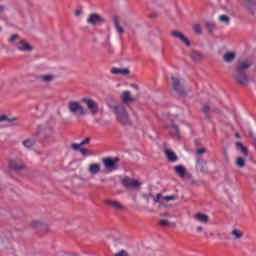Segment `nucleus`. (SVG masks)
Returning <instances> with one entry per match:
<instances>
[{"label":"nucleus","mask_w":256,"mask_h":256,"mask_svg":"<svg viewBox=\"0 0 256 256\" xmlns=\"http://www.w3.org/2000/svg\"><path fill=\"white\" fill-rule=\"evenodd\" d=\"M212 111H217L216 109H212Z\"/></svg>","instance_id":"obj_51"},{"label":"nucleus","mask_w":256,"mask_h":256,"mask_svg":"<svg viewBox=\"0 0 256 256\" xmlns=\"http://www.w3.org/2000/svg\"><path fill=\"white\" fill-rule=\"evenodd\" d=\"M122 185L126 187V189H135V187H141V182L139 180L131 179L129 177H125L122 180Z\"/></svg>","instance_id":"obj_8"},{"label":"nucleus","mask_w":256,"mask_h":256,"mask_svg":"<svg viewBox=\"0 0 256 256\" xmlns=\"http://www.w3.org/2000/svg\"><path fill=\"white\" fill-rule=\"evenodd\" d=\"M139 209H140V211H149V207H147V206H142Z\"/></svg>","instance_id":"obj_44"},{"label":"nucleus","mask_w":256,"mask_h":256,"mask_svg":"<svg viewBox=\"0 0 256 256\" xmlns=\"http://www.w3.org/2000/svg\"><path fill=\"white\" fill-rule=\"evenodd\" d=\"M231 235H233V237H235V239H242L243 238V232L238 230V229L232 230Z\"/></svg>","instance_id":"obj_29"},{"label":"nucleus","mask_w":256,"mask_h":256,"mask_svg":"<svg viewBox=\"0 0 256 256\" xmlns=\"http://www.w3.org/2000/svg\"><path fill=\"white\" fill-rule=\"evenodd\" d=\"M175 199H177V196H175V195L164 197V200L166 201V203H169V201H175Z\"/></svg>","instance_id":"obj_39"},{"label":"nucleus","mask_w":256,"mask_h":256,"mask_svg":"<svg viewBox=\"0 0 256 256\" xmlns=\"http://www.w3.org/2000/svg\"><path fill=\"white\" fill-rule=\"evenodd\" d=\"M194 219L200 223H209V216L206 214L197 213L194 215Z\"/></svg>","instance_id":"obj_24"},{"label":"nucleus","mask_w":256,"mask_h":256,"mask_svg":"<svg viewBox=\"0 0 256 256\" xmlns=\"http://www.w3.org/2000/svg\"><path fill=\"white\" fill-rule=\"evenodd\" d=\"M94 123H97L98 125H105V121H103L101 119H95Z\"/></svg>","instance_id":"obj_43"},{"label":"nucleus","mask_w":256,"mask_h":256,"mask_svg":"<svg viewBox=\"0 0 256 256\" xmlns=\"http://www.w3.org/2000/svg\"><path fill=\"white\" fill-rule=\"evenodd\" d=\"M235 137H236V139H241V136L239 135V133H236Z\"/></svg>","instance_id":"obj_48"},{"label":"nucleus","mask_w":256,"mask_h":256,"mask_svg":"<svg viewBox=\"0 0 256 256\" xmlns=\"http://www.w3.org/2000/svg\"><path fill=\"white\" fill-rule=\"evenodd\" d=\"M159 225L161 227H167V225H169V220H160Z\"/></svg>","instance_id":"obj_40"},{"label":"nucleus","mask_w":256,"mask_h":256,"mask_svg":"<svg viewBox=\"0 0 256 256\" xmlns=\"http://www.w3.org/2000/svg\"><path fill=\"white\" fill-rule=\"evenodd\" d=\"M9 43H13V45H15L18 51H33V46H31V44L27 43L25 40L21 39L17 34H14L10 37Z\"/></svg>","instance_id":"obj_3"},{"label":"nucleus","mask_w":256,"mask_h":256,"mask_svg":"<svg viewBox=\"0 0 256 256\" xmlns=\"http://www.w3.org/2000/svg\"><path fill=\"white\" fill-rule=\"evenodd\" d=\"M191 59H193V61H201V59H203V54L199 51H192L190 54Z\"/></svg>","instance_id":"obj_25"},{"label":"nucleus","mask_w":256,"mask_h":256,"mask_svg":"<svg viewBox=\"0 0 256 256\" xmlns=\"http://www.w3.org/2000/svg\"><path fill=\"white\" fill-rule=\"evenodd\" d=\"M32 227H34L35 229H43V227H47V226L41 224V222L39 221H33Z\"/></svg>","instance_id":"obj_34"},{"label":"nucleus","mask_w":256,"mask_h":256,"mask_svg":"<svg viewBox=\"0 0 256 256\" xmlns=\"http://www.w3.org/2000/svg\"><path fill=\"white\" fill-rule=\"evenodd\" d=\"M88 171L91 175H97L101 171V165L97 163L90 164Z\"/></svg>","instance_id":"obj_22"},{"label":"nucleus","mask_w":256,"mask_h":256,"mask_svg":"<svg viewBox=\"0 0 256 256\" xmlns=\"http://www.w3.org/2000/svg\"><path fill=\"white\" fill-rule=\"evenodd\" d=\"M164 153H165L168 161H170V163H175V162L179 161V157H177V154L174 151H172L170 149H165Z\"/></svg>","instance_id":"obj_14"},{"label":"nucleus","mask_w":256,"mask_h":256,"mask_svg":"<svg viewBox=\"0 0 256 256\" xmlns=\"http://www.w3.org/2000/svg\"><path fill=\"white\" fill-rule=\"evenodd\" d=\"M249 69V65H235L232 68V79L237 85H249V76L245 73Z\"/></svg>","instance_id":"obj_1"},{"label":"nucleus","mask_w":256,"mask_h":256,"mask_svg":"<svg viewBox=\"0 0 256 256\" xmlns=\"http://www.w3.org/2000/svg\"><path fill=\"white\" fill-rule=\"evenodd\" d=\"M0 31H1V27H0Z\"/></svg>","instance_id":"obj_52"},{"label":"nucleus","mask_w":256,"mask_h":256,"mask_svg":"<svg viewBox=\"0 0 256 256\" xmlns=\"http://www.w3.org/2000/svg\"><path fill=\"white\" fill-rule=\"evenodd\" d=\"M121 99L123 101V103H125L126 105L129 103H134L135 102V98L131 97V92L130 91H124L122 93Z\"/></svg>","instance_id":"obj_17"},{"label":"nucleus","mask_w":256,"mask_h":256,"mask_svg":"<svg viewBox=\"0 0 256 256\" xmlns=\"http://www.w3.org/2000/svg\"><path fill=\"white\" fill-rule=\"evenodd\" d=\"M235 57H237L235 52H226L223 55V61H225V63H233V61H235Z\"/></svg>","instance_id":"obj_19"},{"label":"nucleus","mask_w":256,"mask_h":256,"mask_svg":"<svg viewBox=\"0 0 256 256\" xmlns=\"http://www.w3.org/2000/svg\"><path fill=\"white\" fill-rule=\"evenodd\" d=\"M91 141V138H85L81 143H73L71 145V148L73 151H79L80 147H83V145H87Z\"/></svg>","instance_id":"obj_23"},{"label":"nucleus","mask_w":256,"mask_h":256,"mask_svg":"<svg viewBox=\"0 0 256 256\" xmlns=\"http://www.w3.org/2000/svg\"><path fill=\"white\" fill-rule=\"evenodd\" d=\"M152 199H153L154 203H159L160 205H163V200H162V199H164L163 194L158 193Z\"/></svg>","instance_id":"obj_30"},{"label":"nucleus","mask_w":256,"mask_h":256,"mask_svg":"<svg viewBox=\"0 0 256 256\" xmlns=\"http://www.w3.org/2000/svg\"><path fill=\"white\" fill-rule=\"evenodd\" d=\"M236 165L237 167H240L241 169L245 167V159L242 157L236 159Z\"/></svg>","instance_id":"obj_33"},{"label":"nucleus","mask_w":256,"mask_h":256,"mask_svg":"<svg viewBox=\"0 0 256 256\" xmlns=\"http://www.w3.org/2000/svg\"><path fill=\"white\" fill-rule=\"evenodd\" d=\"M120 159L119 157H106L102 159V163L105 167V169H107L108 173H113V171H117V169H119L118 163H119Z\"/></svg>","instance_id":"obj_4"},{"label":"nucleus","mask_w":256,"mask_h":256,"mask_svg":"<svg viewBox=\"0 0 256 256\" xmlns=\"http://www.w3.org/2000/svg\"><path fill=\"white\" fill-rule=\"evenodd\" d=\"M236 149H238V151H241V153H243L245 157L249 155V153L247 152V148H245V146H243V143L241 142L236 143Z\"/></svg>","instance_id":"obj_26"},{"label":"nucleus","mask_w":256,"mask_h":256,"mask_svg":"<svg viewBox=\"0 0 256 256\" xmlns=\"http://www.w3.org/2000/svg\"><path fill=\"white\" fill-rule=\"evenodd\" d=\"M164 216H165V217H171V214H169V213H164Z\"/></svg>","instance_id":"obj_50"},{"label":"nucleus","mask_w":256,"mask_h":256,"mask_svg":"<svg viewBox=\"0 0 256 256\" xmlns=\"http://www.w3.org/2000/svg\"><path fill=\"white\" fill-rule=\"evenodd\" d=\"M194 31L196 35H201V25L195 24L194 25Z\"/></svg>","instance_id":"obj_38"},{"label":"nucleus","mask_w":256,"mask_h":256,"mask_svg":"<svg viewBox=\"0 0 256 256\" xmlns=\"http://www.w3.org/2000/svg\"><path fill=\"white\" fill-rule=\"evenodd\" d=\"M171 35L172 37H175L176 39L182 41V43H184V45H186L187 47H191V41H189V39L183 33L177 30H173L171 32Z\"/></svg>","instance_id":"obj_11"},{"label":"nucleus","mask_w":256,"mask_h":256,"mask_svg":"<svg viewBox=\"0 0 256 256\" xmlns=\"http://www.w3.org/2000/svg\"><path fill=\"white\" fill-rule=\"evenodd\" d=\"M68 110L72 115H75L76 117H83L85 116V109L83 106H81V103L77 101H70L68 102Z\"/></svg>","instance_id":"obj_5"},{"label":"nucleus","mask_w":256,"mask_h":256,"mask_svg":"<svg viewBox=\"0 0 256 256\" xmlns=\"http://www.w3.org/2000/svg\"><path fill=\"white\" fill-rule=\"evenodd\" d=\"M86 23H88V25H99V23H105V20L98 14H90Z\"/></svg>","instance_id":"obj_10"},{"label":"nucleus","mask_w":256,"mask_h":256,"mask_svg":"<svg viewBox=\"0 0 256 256\" xmlns=\"http://www.w3.org/2000/svg\"><path fill=\"white\" fill-rule=\"evenodd\" d=\"M197 231H199V232L203 231V226H198Z\"/></svg>","instance_id":"obj_46"},{"label":"nucleus","mask_w":256,"mask_h":256,"mask_svg":"<svg viewBox=\"0 0 256 256\" xmlns=\"http://www.w3.org/2000/svg\"><path fill=\"white\" fill-rule=\"evenodd\" d=\"M114 256H129V254L127 253V251L122 250V251L116 253Z\"/></svg>","instance_id":"obj_41"},{"label":"nucleus","mask_w":256,"mask_h":256,"mask_svg":"<svg viewBox=\"0 0 256 256\" xmlns=\"http://www.w3.org/2000/svg\"><path fill=\"white\" fill-rule=\"evenodd\" d=\"M174 171H175L176 175H178V177H180V179H185V175H187V170L185 169V167L183 165L175 166Z\"/></svg>","instance_id":"obj_16"},{"label":"nucleus","mask_w":256,"mask_h":256,"mask_svg":"<svg viewBox=\"0 0 256 256\" xmlns=\"http://www.w3.org/2000/svg\"><path fill=\"white\" fill-rule=\"evenodd\" d=\"M170 135L174 137V139H181V133L179 132V126L173 124L170 127Z\"/></svg>","instance_id":"obj_21"},{"label":"nucleus","mask_w":256,"mask_h":256,"mask_svg":"<svg viewBox=\"0 0 256 256\" xmlns=\"http://www.w3.org/2000/svg\"><path fill=\"white\" fill-rule=\"evenodd\" d=\"M206 28L208 29V31H215V29H216L215 23L207 22L206 23Z\"/></svg>","instance_id":"obj_35"},{"label":"nucleus","mask_w":256,"mask_h":256,"mask_svg":"<svg viewBox=\"0 0 256 256\" xmlns=\"http://www.w3.org/2000/svg\"><path fill=\"white\" fill-rule=\"evenodd\" d=\"M22 145L26 147V149H31L35 145V140L26 139L23 141Z\"/></svg>","instance_id":"obj_27"},{"label":"nucleus","mask_w":256,"mask_h":256,"mask_svg":"<svg viewBox=\"0 0 256 256\" xmlns=\"http://www.w3.org/2000/svg\"><path fill=\"white\" fill-rule=\"evenodd\" d=\"M202 111H203L205 117H209V112L211 111V107L207 104H204Z\"/></svg>","instance_id":"obj_32"},{"label":"nucleus","mask_w":256,"mask_h":256,"mask_svg":"<svg viewBox=\"0 0 256 256\" xmlns=\"http://www.w3.org/2000/svg\"><path fill=\"white\" fill-rule=\"evenodd\" d=\"M78 151H80L81 155H84V157H87V155H89V149L87 148H82L80 146V148H78Z\"/></svg>","instance_id":"obj_37"},{"label":"nucleus","mask_w":256,"mask_h":256,"mask_svg":"<svg viewBox=\"0 0 256 256\" xmlns=\"http://www.w3.org/2000/svg\"><path fill=\"white\" fill-rule=\"evenodd\" d=\"M55 79L56 76L53 74H43L37 77V81H40V83H45L46 85H49V83H52V81H55Z\"/></svg>","instance_id":"obj_13"},{"label":"nucleus","mask_w":256,"mask_h":256,"mask_svg":"<svg viewBox=\"0 0 256 256\" xmlns=\"http://www.w3.org/2000/svg\"><path fill=\"white\" fill-rule=\"evenodd\" d=\"M171 81H172L173 91H175L178 95H185V88L183 87V84L181 83V79H179L176 76H172Z\"/></svg>","instance_id":"obj_7"},{"label":"nucleus","mask_w":256,"mask_h":256,"mask_svg":"<svg viewBox=\"0 0 256 256\" xmlns=\"http://www.w3.org/2000/svg\"><path fill=\"white\" fill-rule=\"evenodd\" d=\"M3 121H7L8 123H13L14 121H17V118L14 117L11 119V118L3 115V116H0V123H3Z\"/></svg>","instance_id":"obj_31"},{"label":"nucleus","mask_w":256,"mask_h":256,"mask_svg":"<svg viewBox=\"0 0 256 256\" xmlns=\"http://www.w3.org/2000/svg\"><path fill=\"white\" fill-rule=\"evenodd\" d=\"M105 205L108 207H112V209H116V211H125V205L117 200H106Z\"/></svg>","instance_id":"obj_12"},{"label":"nucleus","mask_w":256,"mask_h":256,"mask_svg":"<svg viewBox=\"0 0 256 256\" xmlns=\"http://www.w3.org/2000/svg\"><path fill=\"white\" fill-rule=\"evenodd\" d=\"M246 8L249 11L250 15L256 14V0H245Z\"/></svg>","instance_id":"obj_15"},{"label":"nucleus","mask_w":256,"mask_h":256,"mask_svg":"<svg viewBox=\"0 0 256 256\" xmlns=\"http://www.w3.org/2000/svg\"><path fill=\"white\" fill-rule=\"evenodd\" d=\"M110 109H112L113 113L116 115L117 120L121 125H131V119H129V114L127 113V110H125V107L121 104L110 106Z\"/></svg>","instance_id":"obj_2"},{"label":"nucleus","mask_w":256,"mask_h":256,"mask_svg":"<svg viewBox=\"0 0 256 256\" xmlns=\"http://www.w3.org/2000/svg\"><path fill=\"white\" fill-rule=\"evenodd\" d=\"M110 71L113 75H129L130 73L128 68H112Z\"/></svg>","instance_id":"obj_20"},{"label":"nucleus","mask_w":256,"mask_h":256,"mask_svg":"<svg viewBox=\"0 0 256 256\" xmlns=\"http://www.w3.org/2000/svg\"><path fill=\"white\" fill-rule=\"evenodd\" d=\"M132 87H134V89H139V86L132 84Z\"/></svg>","instance_id":"obj_49"},{"label":"nucleus","mask_w":256,"mask_h":256,"mask_svg":"<svg viewBox=\"0 0 256 256\" xmlns=\"http://www.w3.org/2000/svg\"><path fill=\"white\" fill-rule=\"evenodd\" d=\"M153 194L148 193V194H142V198L145 199L146 203H149V201H151V199H153Z\"/></svg>","instance_id":"obj_36"},{"label":"nucleus","mask_w":256,"mask_h":256,"mask_svg":"<svg viewBox=\"0 0 256 256\" xmlns=\"http://www.w3.org/2000/svg\"><path fill=\"white\" fill-rule=\"evenodd\" d=\"M80 14H81V10H76V11H75L76 17H79Z\"/></svg>","instance_id":"obj_45"},{"label":"nucleus","mask_w":256,"mask_h":256,"mask_svg":"<svg viewBox=\"0 0 256 256\" xmlns=\"http://www.w3.org/2000/svg\"><path fill=\"white\" fill-rule=\"evenodd\" d=\"M219 22L220 23H225V25H229V23H231V19L227 15H220L219 16Z\"/></svg>","instance_id":"obj_28"},{"label":"nucleus","mask_w":256,"mask_h":256,"mask_svg":"<svg viewBox=\"0 0 256 256\" xmlns=\"http://www.w3.org/2000/svg\"><path fill=\"white\" fill-rule=\"evenodd\" d=\"M112 21L114 23V27H115L117 33L119 35H123V33H125V29H123V27H121V25L119 24V17L118 16H113Z\"/></svg>","instance_id":"obj_18"},{"label":"nucleus","mask_w":256,"mask_h":256,"mask_svg":"<svg viewBox=\"0 0 256 256\" xmlns=\"http://www.w3.org/2000/svg\"><path fill=\"white\" fill-rule=\"evenodd\" d=\"M207 151V149L205 148H200L196 151V155H203V153H205Z\"/></svg>","instance_id":"obj_42"},{"label":"nucleus","mask_w":256,"mask_h":256,"mask_svg":"<svg viewBox=\"0 0 256 256\" xmlns=\"http://www.w3.org/2000/svg\"><path fill=\"white\" fill-rule=\"evenodd\" d=\"M82 103L87 105V109L90 111L91 115H97V113H99V104L95 100L91 98H83Z\"/></svg>","instance_id":"obj_6"},{"label":"nucleus","mask_w":256,"mask_h":256,"mask_svg":"<svg viewBox=\"0 0 256 256\" xmlns=\"http://www.w3.org/2000/svg\"><path fill=\"white\" fill-rule=\"evenodd\" d=\"M10 169L16 173H21L25 169V163L22 160H11L9 163Z\"/></svg>","instance_id":"obj_9"},{"label":"nucleus","mask_w":256,"mask_h":256,"mask_svg":"<svg viewBox=\"0 0 256 256\" xmlns=\"http://www.w3.org/2000/svg\"><path fill=\"white\" fill-rule=\"evenodd\" d=\"M240 65H251V63H249V62H242V63H240Z\"/></svg>","instance_id":"obj_47"}]
</instances>
